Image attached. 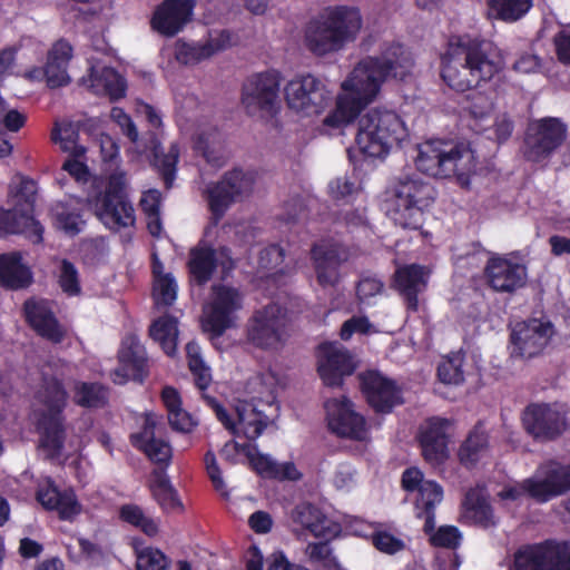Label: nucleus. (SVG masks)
Returning a JSON list of instances; mask_svg holds the SVG:
<instances>
[{
	"label": "nucleus",
	"instance_id": "0eeeda50",
	"mask_svg": "<svg viewBox=\"0 0 570 570\" xmlns=\"http://www.w3.org/2000/svg\"><path fill=\"white\" fill-rule=\"evenodd\" d=\"M37 195L35 180L16 176L9 187L12 209H0V233L23 234L33 244L42 242L43 226L32 216Z\"/></svg>",
	"mask_w": 570,
	"mask_h": 570
},
{
	"label": "nucleus",
	"instance_id": "20e7f679",
	"mask_svg": "<svg viewBox=\"0 0 570 570\" xmlns=\"http://www.w3.org/2000/svg\"><path fill=\"white\" fill-rule=\"evenodd\" d=\"M415 164L422 173L436 178H455L462 187L469 186L476 169L475 155L469 144L444 140L421 144Z\"/></svg>",
	"mask_w": 570,
	"mask_h": 570
},
{
	"label": "nucleus",
	"instance_id": "2eb2a0df",
	"mask_svg": "<svg viewBox=\"0 0 570 570\" xmlns=\"http://www.w3.org/2000/svg\"><path fill=\"white\" fill-rule=\"evenodd\" d=\"M254 176L240 169L226 173L223 178L206 189L207 202L213 215L219 219L235 202L248 197L254 188Z\"/></svg>",
	"mask_w": 570,
	"mask_h": 570
},
{
	"label": "nucleus",
	"instance_id": "412c9836",
	"mask_svg": "<svg viewBox=\"0 0 570 570\" xmlns=\"http://www.w3.org/2000/svg\"><path fill=\"white\" fill-rule=\"evenodd\" d=\"M195 0H164L154 11L151 27L158 33L174 37L193 19Z\"/></svg>",
	"mask_w": 570,
	"mask_h": 570
},
{
	"label": "nucleus",
	"instance_id": "473e14b6",
	"mask_svg": "<svg viewBox=\"0 0 570 570\" xmlns=\"http://www.w3.org/2000/svg\"><path fill=\"white\" fill-rule=\"evenodd\" d=\"M157 424V415L146 414L142 431L134 436V442L151 461L168 463L171 458V448L167 442L156 438Z\"/></svg>",
	"mask_w": 570,
	"mask_h": 570
},
{
	"label": "nucleus",
	"instance_id": "cd10ccee",
	"mask_svg": "<svg viewBox=\"0 0 570 570\" xmlns=\"http://www.w3.org/2000/svg\"><path fill=\"white\" fill-rule=\"evenodd\" d=\"M429 275L426 267L416 264L404 265L395 271V288L405 298L410 309H417V295L426 288Z\"/></svg>",
	"mask_w": 570,
	"mask_h": 570
},
{
	"label": "nucleus",
	"instance_id": "b1692460",
	"mask_svg": "<svg viewBox=\"0 0 570 570\" xmlns=\"http://www.w3.org/2000/svg\"><path fill=\"white\" fill-rule=\"evenodd\" d=\"M488 285L495 292L513 293L523 287L528 274L524 265L504 257H492L484 268Z\"/></svg>",
	"mask_w": 570,
	"mask_h": 570
},
{
	"label": "nucleus",
	"instance_id": "a211bd4d",
	"mask_svg": "<svg viewBox=\"0 0 570 570\" xmlns=\"http://www.w3.org/2000/svg\"><path fill=\"white\" fill-rule=\"evenodd\" d=\"M524 487L530 490V498L539 502L562 495L570 491V464L556 461L544 463L533 476L525 479Z\"/></svg>",
	"mask_w": 570,
	"mask_h": 570
},
{
	"label": "nucleus",
	"instance_id": "f704fd0d",
	"mask_svg": "<svg viewBox=\"0 0 570 570\" xmlns=\"http://www.w3.org/2000/svg\"><path fill=\"white\" fill-rule=\"evenodd\" d=\"M463 518L475 525L488 529L498 522L492 507L488 501V494L483 488L470 489L462 503Z\"/></svg>",
	"mask_w": 570,
	"mask_h": 570
},
{
	"label": "nucleus",
	"instance_id": "052dcab7",
	"mask_svg": "<svg viewBox=\"0 0 570 570\" xmlns=\"http://www.w3.org/2000/svg\"><path fill=\"white\" fill-rule=\"evenodd\" d=\"M233 35L228 30H216L208 35L207 40L202 43L206 58H210L233 46Z\"/></svg>",
	"mask_w": 570,
	"mask_h": 570
},
{
	"label": "nucleus",
	"instance_id": "49530a36",
	"mask_svg": "<svg viewBox=\"0 0 570 570\" xmlns=\"http://www.w3.org/2000/svg\"><path fill=\"white\" fill-rule=\"evenodd\" d=\"M488 451V435L476 426L459 450V458L464 465H473Z\"/></svg>",
	"mask_w": 570,
	"mask_h": 570
},
{
	"label": "nucleus",
	"instance_id": "bf43d9fd",
	"mask_svg": "<svg viewBox=\"0 0 570 570\" xmlns=\"http://www.w3.org/2000/svg\"><path fill=\"white\" fill-rule=\"evenodd\" d=\"M177 296V286L170 274L160 275L154 281V298L157 305L169 306Z\"/></svg>",
	"mask_w": 570,
	"mask_h": 570
},
{
	"label": "nucleus",
	"instance_id": "f03ea898",
	"mask_svg": "<svg viewBox=\"0 0 570 570\" xmlns=\"http://www.w3.org/2000/svg\"><path fill=\"white\" fill-rule=\"evenodd\" d=\"M502 60L490 41L470 35L452 36L441 57V76L456 91H466L491 80Z\"/></svg>",
	"mask_w": 570,
	"mask_h": 570
},
{
	"label": "nucleus",
	"instance_id": "4d7b16f0",
	"mask_svg": "<svg viewBox=\"0 0 570 570\" xmlns=\"http://www.w3.org/2000/svg\"><path fill=\"white\" fill-rule=\"evenodd\" d=\"M168 567L169 560L160 550L145 548L137 551V570H166Z\"/></svg>",
	"mask_w": 570,
	"mask_h": 570
},
{
	"label": "nucleus",
	"instance_id": "e2e57ef3",
	"mask_svg": "<svg viewBox=\"0 0 570 570\" xmlns=\"http://www.w3.org/2000/svg\"><path fill=\"white\" fill-rule=\"evenodd\" d=\"M372 543L386 554H395L405 549V542L387 531H375L372 534Z\"/></svg>",
	"mask_w": 570,
	"mask_h": 570
},
{
	"label": "nucleus",
	"instance_id": "6ab92c4d",
	"mask_svg": "<svg viewBox=\"0 0 570 570\" xmlns=\"http://www.w3.org/2000/svg\"><path fill=\"white\" fill-rule=\"evenodd\" d=\"M553 335V326L548 321L532 318L515 324L511 333L512 353L521 357L540 354Z\"/></svg>",
	"mask_w": 570,
	"mask_h": 570
},
{
	"label": "nucleus",
	"instance_id": "423d86ee",
	"mask_svg": "<svg viewBox=\"0 0 570 570\" xmlns=\"http://www.w3.org/2000/svg\"><path fill=\"white\" fill-rule=\"evenodd\" d=\"M406 136V128L397 114L375 108L358 119L355 142L363 155L383 158Z\"/></svg>",
	"mask_w": 570,
	"mask_h": 570
},
{
	"label": "nucleus",
	"instance_id": "f3484780",
	"mask_svg": "<svg viewBox=\"0 0 570 570\" xmlns=\"http://www.w3.org/2000/svg\"><path fill=\"white\" fill-rule=\"evenodd\" d=\"M351 258L345 245L334 239H322L311 248V259L316 281L322 287H333L340 279V267Z\"/></svg>",
	"mask_w": 570,
	"mask_h": 570
},
{
	"label": "nucleus",
	"instance_id": "a878e982",
	"mask_svg": "<svg viewBox=\"0 0 570 570\" xmlns=\"http://www.w3.org/2000/svg\"><path fill=\"white\" fill-rule=\"evenodd\" d=\"M119 361L120 365L111 374L116 384H124L128 380L142 382L146 375V353L136 336L130 335L125 340Z\"/></svg>",
	"mask_w": 570,
	"mask_h": 570
},
{
	"label": "nucleus",
	"instance_id": "c85d7f7f",
	"mask_svg": "<svg viewBox=\"0 0 570 570\" xmlns=\"http://www.w3.org/2000/svg\"><path fill=\"white\" fill-rule=\"evenodd\" d=\"M238 424L249 440L257 439L278 414V405L267 407L258 403L244 402L236 407Z\"/></svg>",
	"mask_w": 570,
	"mask_h": 570
},
{
	"label": "nucleus",
	"instance_id": "37998d69",
	"mask_svg": "<svg viewBox=\"0 0 570 570\" xmlns=\"http://www.w3.org/2000/svg\"><path fill=\"white\" fill-rule=\"evenodd\" d=\"M150 150L154 156V165L161 175L167 188H170L175 179L176 164L179 157V148L177 144H171L168 151L161 150L159 141L150 137Z\"/></svg>",
	"mask_w": 570,
	"mask_h": 570
},
{
	"label": "nucleus",
	"instance_id": "de8ad7c7",
	"mask_svg": "<svg viewBox=\"0 0 570 570\" xmlns=\"http://www.w3.org/2000/svg\"><path fill=\"white\" fill-rule=\"evenodd\" d=\"M489 16L504 21H517L525 14L531 0H488Z\"/></svg>",
	"mask_w": 570,
	"mask_h": 570
},
{
	"label": "nucleus",
	"instance_id": "c9c22d12",
	"mask_svg": "<svg viewBox=\"0 0 570 570\" xmlns=\"http://www.w3.org/2000/svg\"><path fill=\"white\" fill-rule=\"evenodd\" d=\"M245 389L250 403H258L265 407L278 405L276 403L278 380L274 373L266 371L254 374L248 379Z\"/></svg>",
	"mask_w": 570,
	"mask_h": 570
},
{
	"label": "nucleus",
	"instance_id": "f8f14e48",
	"mask_svg": "<svg viewBox=\"0 0 570 570\" xmlns=\"http://www.w3.org/2000/svg\"><path fill=\"white\" fill-rule=\"evenodd\" d=\"M279 86L281 78L275 71L249 77L242 90V105L247 115L258 118L273 116L279 105Z\"/></svg>",
	"mask_w": 570,
	"mask_h": 570
},
{
	"label": "nucleus",
	"instance_id": "7ed1b4c3",
	"mask_svg": "<svg viewBox=\"0 0 570 570\" xmlns=\"http://www.w3.org/2000/svg\"><path fill=\"white\" fill-rule=\"evenodd\" d=\"M363 26L360 10L354 7L327 8L311 20L304 31L305 48L317 57L342 50L358 36Z\"/></svg>",
	"mask_w": 570,
	"mask_h": 570
},
{
	"label": "nucleus",
	"instance_id": "c756f323",
	"mask_svg": "<svg viewBox=\"0 0 570 570\" xmlns=\"http://www.w3.org/2000/svg\"><path fill=\"white\" fill-rule=\"evenodd\" d=\"M71 58L72 47L63 39L56 41L48 51L43 75L50 88H59L70 82L68 66Z\"/></svg>",
	"mask_w": 570,
	"mask_h": 570
},
{
	"label": "nucleus",
	"instance_id": "72a5a7b5",
	"mask_svg": "<svg viewBox=\"0 0 570 570\" xmlns=\"http://www.w3.org/2000/svg\"><path fill=\"white\" fill-rule=\"evenodd\" d=\"M81 85L91 89L96 95L108 96L111 100L122 98L126 92L125 79L108 67H91L89 77L82 78Z\"/></svg>",
	"mask_w": 570,
	"mask_h": 570
},
{
	"label": "nucleus",
	"instance_id": "9b49d317",
	"mask_svg": "<svg viewBox=\"0 0 570 570\" xmlns=\"http://www.w3.org/2000/svg\"><path fill=\"white\" fill-rule=\"evenodd\" d=\"M286 311L278 304H269L256 311L247 326V340L267 351L282 348L288 338Z\"/></svg>",
	"mask_w": 570,
	"mask_h": 570
},
{
	"label": "nucleus",
	"instance_id": "4be33fe9",
	"mask_svg": "<svg viewBox=\"0 0 570 570\" xmlns=\"http://www.w3.org/2000/svg\"><path fill=\"white\" fill-rule=\"evenodd\" d=\"M524 429L537 439L550 440L567 429L564 415L549 404H530L523 413Z\"/></svg>",
	"mask_w": 570,
	"mask_h": 570
},
{
	"label": "nucleus",
	"instance_id": "0e129e2a",
	"mask_svg": "<svg viewBox=\"0 0 570 570\" xmlns=\"http://www.w3.org/2000/svg\"><path fill=\"white\" fill-rule=\"evenodd\" d=\"M461 540V533L456 527L443 525L431 534L430 541L434 547L455 549Z\"/></svg>",
	"mask_w": 570,
	"mask_h": 570
},
{
	"label": "nucleus",
	"instance_id": "dca6fc26",
	"mask_svg": "<svg viewBox=\"0 0 570 570\" xmlns=\"http://www.w3.org/2000/svg\"><path fill=\"white\" fill-rule=\"evenodd\" d=\"M242 294L233 287H213L212 302L204 307L202 326L204 332L220 336L233 324L232 315L242 308Z\"/></svg>",
	"mask_w": 570,
	"mask_h": 570
},
{
	"label": "nucleus",
	"instance_id": "6e6552de",
	"mask_svg": "<svg viewBox=\"0 0 570 570\" xmlns=\"http://www.w3.org/2000/svg\"><path fill=\"white\" fill-rule=\"evenodd\" d=\"M430 185L414 178L400 180L389 200L387 215L402 228L419 229L423 223V208L433 199Z\"/></svg>",
	"mask_w": 570,
	"mask_h": 570
},
{
	"label": "nucleus",
	"instance_id": "ddd939ff",
	"mask_svg": "<svg viewBox=\"0 0 570 570\" xmlns=\"http://www.w3.org/2000/svg\"><path fill=\"white\" fill-rule=\"evenodd\" d=\"M567 127L557 118H542L529 124L523 156L533 163L548 159L566 140Z\"/></svg>",
	"mask_w": 570,
	"mask_h": 570
},
{
	"label": "nucleus",
	"instance_id": "2f4dec72",
	"mask_svg": "<svg viewBox=\"0 0 570 570\" xmlns=\"http://www.w3.org/2000/svg\"><path fill=\"white\" fill-rule=\"evenodd\" d=\"M37 500L48 510H57L61 519L68 520L80 512V505L71 490L60 491L50 480L39 485Z\"/></svg>",
	"mask_w": 570,
	"mask_h": 570
},
{
	"label": "nucleus",
	"instance_id": "bb28decb",
	"mask_svg": "<svg viewBox=\"0 0 570 570\" xmlns=\"http://www.w3.org/2000/svg\"><path fill=\"white\" fill-rule=\"evenodd\" d=\"M450 422L432 417L421 426L420 443L424 459L431 464H440L448 458V434Z\"/></svg>",
	"mask_w": 570,
	"mask_h": 570
},
{
	"label": "nucleus",
	"instance_id": "58836bf2",
	"mask_svg": "<svg viewBox=\"0 0 570 570\" xmlns=\"http://www.w3.org/2000/svg\"><path fill=\"white\" fill-rule=\"evenodd\" d=\"M196 148L206 161L215 167H223L229 158L225 140L216 129L202 132L198 136Z\"/></svg>",
	"mask_w": 570,
	"mask_h": 570
},
{
	"label": "nucleus",
	"instance_id": "79ce46f5",
	"mask_svg": "<svg viewBox=\"0 0 570 570\" xmlns=\"http://www.w3.org/2000/svg\"><path fill=\"white\" fill-rule=\"evenodd\" d=\"M161 396L168 412V422L173 430L181 433L191 432L197 423L180 407V399L177 391L173 387H165Z\"/></svg>",
	"mask_w": 570,
	"mask_h": 570
},
{
	"label": "nucleus",
	"instance_id": "5701e85b",
	"mask_svg": "<svg viewBox=\"0 0 570 570\" xmlns=\"http://www.w3.org/2000/svg\"><path fill=\"white\" fill-rule=\"evenodd\" d=\"M325 407L328 426L334 433L358 441L366 439L367 429L365 420L354 411L348 400H331L326 402Z\"/></svg>",
	"mask_w": 570,
	"mask_h": 570
},
{
	"label": "nucleus",
	"instance_id": "1a4fd4ad",
	"mask_svg": "<svg viewBox=\"0 0 570 570\" xmlns=\"http://www.w3.org/2000/svg\"><path fill=\"white\" fill-rule=\"evenodd\" d=\"M126 174L116 170L109 176L106 190L89 196V202L98 218L109 228L128 227L135 222V210L127 199Z\"/></svg>",
	"mask_w": 570,
	"mask_h": 570
},
{
	"label": "nucleus",
	"instance_id": "69168bd1",
	"mask_svg": "<svg viewBox=\"0 0 570 570\" xmlns=\"http://www.w3.org/2000/svg\"><path fill=\"white\" fill-rule=\"evenodd\" d=\"M355 332L363 334L377 333L379 330L374 324L370 323L367 317L365 316H354L342 325L341 328V337L343 340H348L351 335Z\"/></svg>",
	"mask_w": 570,
	"mask_h": 570
},
{
	"label": "nucleus",
	"instance_id": "393cba45",
	"mask_svg": "<svg viewBox=\"0 0 570 570\" xmlns=\"http://www.w3.org/2000/svg\"><path fill=\"white\" fill-rule=\"evenodd\" d=\"M362 390L368 404L377 412H389L401 402L400 391L394 382L375 371L360 375Z\"/></svg>",
	"mask_w": 570,
	"mask_h": 570
},
{
	"label": "nucleus",
	"instance_id": "6e6d98bb",
	"mask_svg": "<svg viewBox=\"0 0 570 570\" xmlns=\"http://www.w3.org/2000/svg\"><path fill=\"white\" fill-rule=\"evenodd\" d=\"M53 222L57 228L70 236L77 235L83 225L80 215L69 212L63 205H56L52 209Z\"/></svg>",
	"mask_w": 570,
	"mask_h": 570
},
{
	"label": "nucleus",
	"instance_id": "5fc2aeb1",
	"mask_svg": "<svg viewBox=\"0 0 570 570\" xmlns=\"http://www.w3.org/2000/svg\"><path fill=\"white\" fill-rule=\"evenodd\" d=\"M186 351L188 365L195 376L196 384L200 390H205L209 385L212 376L209 368L204 365L200 358L199 346L195 342H189L186 346Z\"/></svg>",
	"mask_w": 570,
	"mask_h": 570
},
{
	"label": "nucleus",
	"instance_id": "a19ab883",
	"mask_svg": "<svg viewBox=\"0 0 570 570\" xmlns=\"http://www.w3.org/2000/svg\"><path fill=\"white\" fill-rule=\"evenodd\" d=\"M292 521L315 537H325L328 531L326 517L313 504L301 503L291 512Z\"/></svg>",
	"mask_w": 570,
	"mask_h": 570
},
{
	"label": "nucleus",
	"instance_id": "aec40b11",
	"mask_svg": "<svg viewBox=\"0 0 570 570\" xmlns=\"http://www.w3.org/2000/svg\"><path fill=\"white\" fill-rule=\"evenodd\" d=\"M355 361L350 352L338 343H324L317 351V371L328 386H338L343 377L355 370Z\"/></svg>",
	"mask_w": 570,
	"mask_h": 570
},
{
	"label": "nucleus",
	"instance_id": "13d9d810",
	"mask_svg": "<svg viewBox=\"0 0 570 570\" xmlns=\"http://www.w3.org/2000/svg\"><path fill=\"white\" fill-rule=\"evenodd\" d=\"M58 283L60 288L68 295L80 294L81 287L76 266L67 261L62 259L59 264Z\"/></svg>",
	"mask_w": 570,
	"mask_h": 570
},
{
	"label": "nucleus",
	"instance_id": "338daca9",
	"mask_svg": "<svg viewBox=\"0 0 570 570\" xmlns=\"http://www.w3.org/2000/svg\"><path fill=\"white\" fill-rule=\"evenodd\" d=\"M285 257V252L278 245H271L259 252L258 264L259 267L266 271H272L279 267Z\"/></svg>",
	"mask_w": 570,
	"mask_h": 570
},
{
	"label": "nucleus",
	"instance_id": "e433bc0d",
	"mask_svg": "<svg viewBox=\"0 0 570 570\" xmlns=\"http://www.w3.org/2000/svg\"><path fill=\"white\" fill-rule=\"evenodd\" d=\"M31 283V273L21 264L19 253L0 256V284L12 289L27 287Z\"/></svg>",
	"mask_w": 570,
	"mask_h": 570
},
{
	"label": "nucleus",
	"instance_id": "39448f33",
	"mask_svg": "<svg viewBox=\"0 0 570 570\" xmlns=\"http://www.w3.org/2000/svg\"><path fill=\"white\" fill-rule=\"evenodd\" d=\"M67 394L55 377H43V383L36 394L40 413V440L38 450L45 459L57 460L61 456L65 431L60 413L66 404Z\"/></svg>",
	"mask_w": 570,
	"mask_h": 570
},
{
	"label": "nucleus",
	"instance_id": "603ef678",
	"mask_svg": "<svg viewBox=\"0 0 570 570\" xmlns=\"http://www.w3.org/2000/svg\"><path fill=\"white\" fill-rule=\"evenodd\" d=\"M120 517L124 521L138 527L144 533L154 537L158 533L157 522L144 514L142 510L135 504H126L120 509Z\"/></svg>",
	"mask_w": 570,
	"mask_h": 570
},
{
	"label": "nucleus",
	"instance_id": "680f3d73",
	"mask_svg": "<svg viewBox=\"0 0 570 570\" xmlns=\"http://www.w3.org/2000/svg\"><path fill=\"white\" fill-rule=\"evenodd\" d=\"M175 57L178 62L184 65H195L207 59L202 43H187L184 41L176 42Z\"/></svg>",
	"mask_w": 570,
	"mask_h": 570
},
{
	"label": "nucleus",
	"instance_id": "9d476101",
	"mask_svg": "<svg viewBox=\"0 0 570 570\" xmlns=\"http://www.w3.org/2000/svg\"><path fill=\"white\" fill-rule=\"evenodd\" d=\"M284 97L288 109L303 118L321 115L332 100L323 80L311 73L289 80L284 87Z\"/></svg>",
	"mask_w": 570,
	"mask_h": 570
},
{
	"label": "nucleus",
	"instance_id": "09e8293b",
	"mask_svg": "<svg viewBox=\"0 0 570 570\" xmlns=\"http://www.w3.org/2000/svg\"><path fill=\"white\" fill-rule=\"evenodd\" d=\"M75 402L83 407H102L108 402V392L102 385L97 383H77L75 387Z\"/></svg>",
	"mask_w": 570,
	"mask_h": 570
},
{
	"label": "nucleus",
	"instance_id": "a18cd8bd",
	"mask_svg": "<svg viewBox=\"0 0 570 570\" xmlns=\"http://www.w3.org/2000/svg\"><path fill=\"white\" fill-rule=\"evenodd\" d=\"M216 266V253L208 247L194 248L190 252L189 268L198 284L206 283Z\"/></svg>",
	"mask_w": 570,
	"mask_h": 570
},
{
	"label": "nucleus",
	"instance_id": "3c124183",
	"mask_svg": "<svg viewBox=\"0 0 570 570\" xmlns=\"http://www.w3.org/2000/svg\"><path fill=\"white\" fill-rule=\"evenodd\" d=\"M52 140L60 145V148L72 155L80 157L85 154V147L78 145V130L72 124H65L56 127L52 131Z\"/></svg>",
	"mask_w": 570,
	"mask_h": 570
},
{
	"label": "nucleus",
	"instance_id": "774afa93",
	"mask_svg": "<svg viewBox=\"0 0 570 570\" xmlns=\"http://www.w3.org/2000/svg\"><path fill=\"white\" fill-rule=\"evenodd\" d=\"M110 117L114 121H116L124 135H126L131 142L137 144L139 140V134L136 125L131 120V118L121 109L118 107H114L110 111Z\"/></svg>",
	"mask_w": 570,
	"mask_h": 570
},
{
	"label": "nucleus",
	"instance_id": "c03bdc74",
	"mask_svg": "<svg viewBox=\"0 0 570 570\" xmlns=\"http://www.w3.org/2000/svg\"><path fill=\"white\" fill-rule=\"evenodd\" d=\"M149 334L158 342L165 353L173 356L177 347V320L173 316H163L156 320L149 328Z\"/></svg>",
	"mask_w": 570,
	"mask_h": 570
},
{
	"label": "nucleus",
	"instance_id": "4468645a",
	"mask_svg": "<svg viewBox=\"0 0 570 570\" xmlns=\"http://www.w3.org/2000/svg\"><path fill=\"white\" fill-rule=\"evenodd\" d=\"M514 570H570V544L546 541L514 554Z\"/></svg>",
	"mask_w": 570,
	"mask_h": 570
},
{
	"label": "nucleus",
	"instance_id": "7c9ffc66",
	"mask_svg": "<svg viewBox=\"0 0 570 570\" xmlns=\"http://www.w3.org/2000/svg\"><path fill=\"white\" fill-rule=\"evenodd\" d=\"M24 312L29 324L39 335L55 343L62 340L63 331L48 302L29 299L24 303Z\"/></svg>",
	"mask_w": 570,
	"mask_h": 570
},
{
	"label": "nucleus",
	"instance_id": "f257e3e1",
	"mask_svg": "<svg viewBox=\"0 0 570 570\" xmlns=\"http://www.w3.org/2000/svg\"><path fill=\"white\" fill-rule=\"evenodd\" d=\"M413 66L411 52L400 43L386 45L380 56L362 59L342 82L343 94L323 124L334 129L351 124L377 97L389 78L404 80Z\"/></svg>",
	"mask_w": 570,
	"mask_h": 570
},
{
	"label": "nucleus",
	"instance_id": "8fccbe9b",
	"mask_svg": "<svg viewBox=\"0 0 570 570\" xmlns=\"http://www.w3.org/2000/svg\"><path fill=\"white\" fill-rule=\"evenodd\" d=\"M242 451L247 456L253 470H255L261 476L273 479L274 475H277L278 463L269 455L261 453L256 445L244 444L242 446Z\"/></svg>",
	"mask_w": 570,
	"mask_h": 570
},
{
	"label": "nucleus",
	"instance_id": "864d4df0",
	"mask_svg": "<svg viewBox=\"0 0 570 570\" xmlns=\"http://www.w3.org/2000/svg\"><path fill=\"white\" fill-rule=\"evenodd\" d=\"M463 355L460 352L446 356L438 367V375L445 384H460L463 382Z\"/></svg>",
	"mask_w": 570,
	"mask_h": 570
},
{
	"label": "nucleus",
	"instance_id": "4c0bfd02",
	"mask_svg": "<svg viewBox=\"0 0 570 570\" xmlns=\"http://www.w3.org/2000/svg\"><path fill=\"white\" fill-rule=\"evenodd\" d=\"M150 491L164 511L180 512L183 510V503L163 469H157L153 472Z\"/></svg>",
	"mask_w": 570,
	"mask_h": 570
},
{
	"label": "nucleus",
	"instance_id": "ea45409f",
	"mask_svg": "<svg viewBox=\"0 0 570 570\" xmlns=\"http://www.w3.org/2000/svg\"><path fill=\"white\" fill-rule=\"evenodd\" d=\"M442 488L433 481H426L420 488L417 499L415 500V508L417 517L425 519L424 531L426 533L432 532L434 529V507L442 501Z\"/></svg>",
	"mask_w": 570,
	"mask_h": 570
}]
</instances>
